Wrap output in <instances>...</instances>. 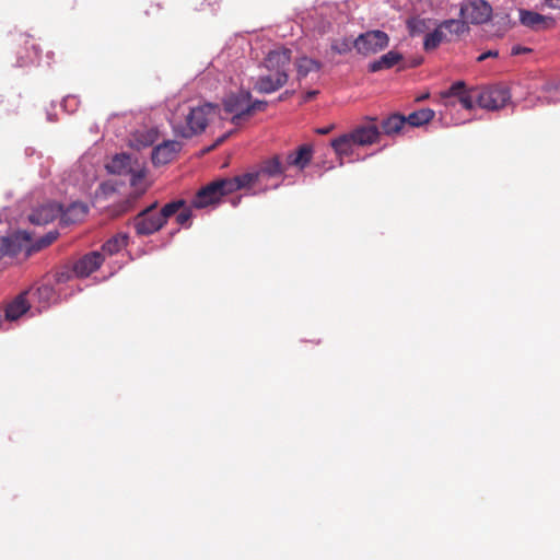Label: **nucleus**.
<instances>
[{"label": "nucleus", "mask_w": 560, "mask_h": 560, "mask_svg": "<svg viewBox=\"0 0 560 560\" xmlns=\"http://www.w3.org/2000/svg\"><path fill=\"white\" fill-rule=\"evenodd\" d=\"M237 176L213 180L198 190L191 200V206L197 209L206 208L218 202L223 196L240 190Z\"/></svg>", "instance_id": "3"}, {"label": "nucleus", "mask_w": 560, "mask_h": 560, "mask_svg": "<svg viewBox=\"0 0 560 560\" xmlns=\"http://www.w3.org/2000/svg\"><path fill=\"white\" fill-rule=\"evenodd\" d=\"M129 236L127 233H117L103 244L102 250L112 256L128 245Z\"/></svg>", "instance_id": "25"}, {"label": "nucleus", "mask_w": 560, "mask_h": 560, "mask_svg": "<svg viewBox=\"0 0 560 560\" xmlns=\"http://www.w3.org/2000/svg\"><path fill=\"white\" fill-rule=\"evenodd\" d=\"M520 21L523 25L535 31L547 30L555 25V20L552 18L527 10L520 11Z\"/></svg>", "instance_id": "16"}, {"label": "nucleus", "mask_w": 560, "mask_h": 560, "mask_svg": "<svg viewBox=\"0 0 560 560\" xmlns=\"http://www.w3.org/2000/svg\"><path fill=\"white\" fill-rule=\"evenodd\" d=\"M250 98L252 94L248 91H238L226 95L223 100L224 110L233 114L232 124L240 125L247 120V107Z\"/></svg>", "instance_id": "6"}, {"label": "nucleus", "mask_w": 560, "mask_h": 560, "mask_svg": "<svg viewBox=\"0 0 560 560\" xmlns=\"http://www.w3.org/2000/svg\"><path fill=\"white\" fill-rule=\"evenodd\" d=\"M184 207V200H175L166 203L159 213H149V210H142L131 220L138 236H149L160 231L168 218L176 214Z\"/></svg>", "instance_id": "2"}, {"label": "nucleus", "mask_w": 560, "mask_h": 560, "mask_svg": "<svg viewBox=\"0 0 560 560\" xmlns=\"http://www.w3.org/2000/svg\"><path fill=\"white\" fill-rule=\"evenodd\" d=\"M477 91L478 89H471L469 91L467 90L466 92H464V94H460L458 101L464 108L471 109L474 107Z\"/></svg>", "instance_id": "36"}, {"label": "nucleus", "mask_w": 560, "mask_h": 560, "mask_svg": "<svg viewBox=\"0 0 560 560\" xmlns=\"http://www.w3.org/2000/svg\"><path fill=\"white\" fill-rule=\"evenodd\" d=\"M317 94H318V91H316V90L308 91L305 93L303 100H304V102H308V101L313 100Z\"/></svg>", "instance_id": "44"}, {"label": "nucleus", "mask_w": 560, "mask_h": 560, "mask_svg": "<svg viewBox=\"0 0 560 560\" xmlns=\"http://www.w3.org/2000/svg\"><path fill=\"white\" fill-rule=\"evenodd\" d=\"M158 201H154L150 206H148L144 210H149V213H156L155 210L158 208Z\"/></svg>", "instance_id": "46"}, {"label": "nucleus", "mask_w": 560, "mask_h": 560, "mask_svg": "<svg viewBox=\"0 0 560 560\" xmlns=\"http://www.w3.org/2000/svg\"><path fill=\"white\" fill-rule=\"evenodd\" d=\"M58 235L59 233L57 231H50L35 243H32V235L30 234V242L24 246L23 250H25L27 255L38 252L52 244L58 238Z\"/></svg>", "instance_id": "27"}, {"label": "nucleus", "mask_w": 560, "mask_h": 560, "mask_svg": "<svg viewBox=\"0 0 560 560\" xmlns=\"http://www.w3.org/2000/svg\"><path fill=\"white\" fill-rule=\"evenodd\" d=\"M88 207L82 202H73L60 212V222L65 225L77 223L86 215Z\"/></svg>", "instance_id": "19"}, {"label": "nucleus", "mask_w": 560, "mask_h": 560, "mask_svg": "<svg viewBox=\"0 0 560 560\" xmlns=\"http://www.w3.org/2000/svg\"><path fill=\"white\" fill-rule=\"evenodd\" d=\"M313 156V149L308 144L299 147L296 151L290 152L287 155L285 162L288 166H296L301 170L306 167Z\"/></svg>", "instance_id": "17"}, {"label": "nucleus", "mask_w": 560, "mask_h": 560, "mask_svg": "<svg viewBox=\"0 0 560 560\" xmlns=\"http://www.w3.org/2000/svg\"><path fill=\"white\" fill-rule=\"evenodd\" d=\"M287 167L281 163L279 155L265 160L256 172L237 175L241 188H254L269 178L281 177Z\"/></svg>", "instance_id": "4"}, {"label": "nucleus", "mask_w": 560, "mask_h": 560, "mask_svg": "<svg viewBox=\"0 0 560 560\" xmlns=\"http://www.w3.org/2000/svg\"><path fill=\"white\" fill-rule=\"evenodd\" d=\"M402 59L401 54L390 50L380 57V59L371 62L369 65V70L371 72H377L383 69H390L395 65H397Z\"/></svg>", "instance_id": "23"}, {"label": "nucleus", "mask_w": 560, "mask_h": 560, "mask_svg": "<svg viewBox=\"0 0 560 560\" xmlns=\"http://www.w3.org/2000/svg\"><path fill=\"white\" fill-rule=\"evenodd\" d=\"M267 102L266 101H249L248 107H247V119L250 118L253 115H255L258 112H264L267 108Z\"/></svg>", "instance_id": "37"}, {"label": "nucleus", "mask_w": 560, "mask_h": 560, "mask_svg": "<svg viewBox=\"0 0 560 560\" xmlns=\"http://www.w3.org/2000/svg\"><path fill=\"white\" fill-rule=\"evenodd\" d=\"M289 80V73L284 71L278 72H268L267 74L260 75L255 84L254 89L258 93L270 94L287 84Z\"/></svg>", "instance_id": "10"}, {"label": "nucleus", "mask_w": 560, "mask_h": 560, "mask_svg": "<svg viewBox=\"0 0 560 560\" xmlns=\"http://www.w3.org/2000/svg\"><path fill=\"white\" fill-rule=\"evenodd\" d=\"M130 178V185L135 189L131 194H137L142 186L147 188V185L144 184L145 173L143 170H132Z\"/></svg>", "instance_id": "34"}, {"label": "nucleus", "mask_w": 560, "mask_h": 560, "mask_svg": "<svg viewBox=\"0 0 560 560\" xmlns=\"http://www.w3.org/2000/svg\"><path fill=\"white\" fill-rule=\"evenodd\" d=\"M104 261V257L98 252H92L80 258L73 266V272L78 277H88L97 270Z\"/></svg>", "instance_id": "15"}, {"label": "nucleus", "mask_w": 560, "mask_h": 560, "mask_svg": "<svg viewBox=\"0 0 560 560\" xmlns=\"http://www.w3.org/2000/svg\"><path fill=\"white\" fill-rule=\"evenodd\" d=\"M371 122L360 125L349 132L355 145L365 147L380 142L381 131L374 124L375 118L370 119Z\"/></svg>", "instance_id": "11"}, {"label": "nucleus", "mask_w": 560, "mask_h": 560, "mask_svg": "<svg viewBox=\"0 0 560 560\" xmlns=\"http://www.w3.org/2000/svg\"><path fill=\"white\" fill-rule=\"evenodd\" d=\"M434 110L430 108H422L416 112H412L406 117V125L408 124L411 127H420L428 122H430L434 118Z\"/></svg>", "instance_id": "28"}, {"label": "nucleus", "mask_w": 560, "mask_h": 560, "mask_svg": "<svg viewBox=\"0 0 560 560\" xmlns=\"http://www.w3.org/2000/svg\"><path fill=\"white\" fill-rule=\"evenodd\" d=\"M31 62H33V58H32L30 55H27V56H25V57H21V58L18 60V65H19L20 67H24V66H26V65H28V63H31Z\"/></svg>", "instance_id": "43"}, {"label": "nucleus", "mask_w": 560, "mask_h": 560, "mask_svg": "<svg viewBox=\"0 0 560 560\" xmlns=\"http://www.w3.org/2000/svg\"><path fill=\"white\" fill-rule=\"evenodd\" d=\"M466 84L464 81H457L455 83H453L450 89L445 92H442L441 93V96L444 97V98H448V97H452V96H456V97H459L460 94H464V92H466Z\"/></svg>", "instance_id": "35"}, {"label": "nucleus", "mask_w": 560, "mask_h": 560, "mask_svg": "<svg viewBox=\"0 0 560 560\" xmlns=\"http://www.w3.org/2000/svg\"><path fill=\"white\" fill-rule=\"evenodd\" d=\"M498 55H499V52H498L497 50H488L487 52L481 54V55L477 58V60H478L479 62H481V61L486 60L487 58H490V57H497Z\"/></svg>", "instance_id": "42"}, {"label": "nucleus", "mask_w": 560, "mask_h": 560, "mask_svg": "<svg viewBox=\"0 0 560 560\" xmlns=\"http://www.w3.org/2000/svg\"><path fill=\"white\" fill-rule=\"evenodd\" d=\"M546 4L549 8L560 9V0H546Z\"/></svg>", "instance_id": "45"}, {"label": "nucleus", "mask_w": 560, "mask_h": 560, "mask_svg": "<svg viewBox=\"0 0 560 560\" xmlns=\"http://www.w3.org/2000/svg\"><path fill=\"white\" fill-rule=\"evenodd\" d=\"M145 192V187L142 186L141 189L137 194H130L122 202L117 205L113 209V215L118 217L121 215L128 211H130L137 200Z\"/></svg>", "instance_id": "31"}, {"label": "nucleus", "mask_w": 560, "mask_h": 560, "mask_svg": "<svg viewBox=\"0 0 560 560\" xmlns=\"http://www.w3.org/2000/svg\"><path fill=\"white\" fill-rule=\"evenodd\" d=\"M145 192V187L142 186L141 189L137 194H130L122 202L117 205L113 209V215L118 217L121 215L128 211H130L137 200Z\"/></svg>", "instance_id": "32"}, {"label": "nucleus", "mask_w": 560, "mask_h": 560, "mask_svg": "<svg viewBox=\"0 0 560 560\" xmlns=\"http://www.w3.org/2000/svg\"><path fill=\"white\" fill-rule=\"evenodd\" d=\"M54 289L51 285H48V284H43L42 287H39L37 289V294L39 296V299H44V300H50L54 295Z\"/></svg>", "instance_id": "39"}, {"label": "nucleus", "mask_w": 560, "mask_h": 560, "mask_svg": "<svg viewBox=\"0 0 560 560\" xmlns=\"http://www.w3.org/2000/svg\"><path fill=\"white\" fill-rule=\"evenodd\" d=\"M294 65L299 81L304 79L310 72L318 71L320 69V63L318 61L305 56L298 58Z\"/></svg>", "instance_id": "26"}, {"label": "nucleus", "mask_w": 560, "mask_h": 560, "mask_svg": "<svg viewBox=\"0 0 560 560\" xmlns=\"http://www.w3.org/2000/svg\"><path fill=\"white\" fill-rule=\"evenodd\" d=\"M354 145L355 143H353L349 133H345L331 141L332 149L340 158L351 155Z\"/></svg>", "instance_id": "29"}, {"label": "nucleus", "mask_w": 560, "mask_h": 560, "mask_svg": "<svg viewBox=\"0 0 560 560\" xmlns=\"http://www.w3.org/2000/svg\"><path fill=\"white\" fill-rule=\"evenodd\" d=\"M442 28L447 34V42H452L469 31L468 23L464 19L445 20L442 22Z\"/></svg>", "instance_id": "22"}, {"label": "nucleus", "mask_w": 560, "mask_h": 560, "mask_svg": "<svg viewBox=\"0 0 560 560\" xmlns=\"http://www.w3.org/2000/svg\"><path fill=\"white\" fill-rule=\"evenodd\" d=\"M215 115V106L210 103L197 107H190L187 113L183 110L184 119L177 114L171 118L173 130L177 136L191 138L205 131L209 121Z\"/></svg>", "instance_id": "1"}, {"label": "nucleus", "mask_w": 560, "mask_h": 560, "mask_svg": "<svg viewBox=\"0 0 560 560\" xmlns=\"http://www.w3.org/2000/svg\"><path fill=\"white\" fill-rule=\"evenodd\" d=\"M31 46H32V49L34 51V55L37 56L38 55V49H37L36 45L34 43H32Z\"/></svg>", "instance_id": "49"}, {"label": "nucleus", "mask_w": 560, "mask_h": 560, "mask_svg": "<svg viewBox=\"0 0 560 560\" xmlns=\"http://www.w3.org/2000/svg\"><path fill=\"white\" fill-rule=\"evenodd\" d=\"M291 54L292 51L284 47L272 49L265 57L262 66L268 72L284 71L289 73Z\"/></svg>", "instance_id": "9"}, {"label": "nucleus", "mask_w": 560, "mask_h": 560, "mask_svg": "<svg viewBox=\"0 0 560 560\" xmlns=\"http://www.w3.org/2000/svg\"><path fill=\"white\" fill-rule=\"evenodd\" d=\"M447 42V34L442 28V23L424 37L423 46L425 50L435 49L442 42Z\"/></svg>", "instance_id": "30"}, {"label": "nucleus", "mask_w": 560, "mask_h": 560, "mask_svg": "<svg viewBox=\"0 0 560 560\" xmlns=\"http://www.w3.org/2000/svg\"><path fill=\"white\" fill-rule=\"evenodd\" d=\"M511 98L510 90L504 85H491L478 89L476 103L485 109L498 110Z\"/></svg>", "instance_id": "5"}, {"label": "nucleus", "mask_w": 560, "mask_h": 560, "mask_svg": "<svg viewBox=\"0 0 560 560\" xmlns=\"http://www.w3.org/2000/svg\"><path fill=\"white\" fill-rule=\"evenodd\" d=\"M529 51H530L529 48L516 45V46L512 47L511 54L513 56H518L521 54H525V52H529Z\"/></svg>", "instance_id": "41"}, {"label": "nucleus", "mask_w": 560, "mask_h": 560, "mask_svg": "<svg viewBox=\"0 0 560 560\" xmlns=\"http://www.w3.org/2000/svg\"><path fill=\"white\" fill-rule=\"evenodd\" d=\"M182 211L177 213L176 221L179 225H187L191 218V211L189 208H186L185 206L180 208Z\"/></svg>", "instance_id": "38"}, {"label": "nucleus", "mask_w": 560, "mask_h": 560, "mask_svg": "<svg viewBox=\"0 0 560 560\" xmlns=\"http://www.w3.org/2000/svg\"><path fill=\"white\" fill-rule=\"evenodd\" d=\"M537 101L540 104H555L560 102V84L556 81H547L539 89Z\"/></svg>", "instance_id": "21"}, {"label": "nucleus", "mask_w": 560, "mask_h": 560, "mask_svg": "<svg viewBox=\"0 0 560 560\" xmlns=\"http://www.w3.org/2000/svg\"><path fill=\"white\" fill-rule=\"evenodd\" d=\"M459 14L467 23L482 24L490 20L492 9L485 0H475L463 3Z\"/></svg>", "instance_id": "8"}, {"label": "nucleus", "mask_w": 560, "mask_h": 560, "mask_svg": "<svg viewBox=\"0 0 560 560\" xmlns=\"http://www.w3.org/2000/svg\"><path fill=\"white\" fill-rule=\"evenodd\" d=\"M109 173L116 175H126L132 172V159L129 154H116L106 165Z\"/></svg>", "instance_id": "20"}, {"label": "nucleus", "mask_w": 560, "mask_h": 560, "mask_svg": "<svg viewBox=\"0 0 560 560\" xmlns=\"http://www.w3.org/2000/svg\"><path fill=\"white\" fill-rule=\"evenodd\" d=\"M420 63H421V61H420V60H413L412 66H413V67H416V66H419Z\"/></svg>", "instance_id": "52"}, {"label": "nucleus", "mask_w": 560, "mask_h": 560, "mask_svg": "<svg viewBox=\"0 0 560 560\" xmlns=\"http://www.w3.org/2000/svg\"><path fill=\"white\" fill-rule=\"evenodd\" d=\"M226 138H228V135H224L221 138H219L217 140V142H215V145H219V144L223 143Z\"/></svg>", "instance_id": "48"}, {"label": "nucleus", "mask_w": 560, "mask_h": 560, "mask_svg": "<svg viewBox=\"0 0 560 560\" xmlns=\"http://www.w3.org/2000/svg\"><path fill=\"white\" fill-rule=\"evenodd\" d=\"M428 97V94L427 95H421V97L419 100H424Z\"/></svg>", "instance_id": "53"}, {"label": "nucleus", "mask_w": 560, "mask_h": 560, "mask_svg": "<svg viewBox=\"0 0 560 560\" xmlns=\"http://www.w3.org/2000/svg\"><path fill=\"white\" fill-rule=\"evenodd\" d=\"M406 126V116L400 114H393L384 119L381 124L383 133L393 136L399 133Z\"/></svg>", "instance_id": "24"}, {"label": "nucleus", "mask_w": 560, "mask_h": 560, "mask_svg": "<svg viewBox=\"0 0 560 560\" xmlns=\"http://www.w3.org/2000/svg\"><path fill=\"white\" fill-rule=\"evenodd\" d=\"M332 50L337 51L338 54H345L350 50V45L343 40L340 45L335 44L331 46Z\"/></svg>", "instance_id": "40"}, {"label": "nucleus", "mask_w": 560, "mask_h": 560, "mask_svg": "<svg viewBox=\"0 0 560 560\" xmlns=\"http://www.w3.org/2000/svg\"><path fill=\"white\" fill-rule=\"evenodd\" d=\"M240 201H241V197H238V198H236V199H233V200H232V205H233L234 207H236V206L238 205V202H240Z\"/></svg>", "instance_id": "50"}, {"label": "nucleus", "mask_w": 560, "mask_h": 560, "mask_svg": "<svg viewBox=\"0 0 560 560\" xmlns=\"http://www.w3.org/2000/svg\"><path fill=\"white\" fill-rule=\"evenodd\" d=\"M431 20L430 19H421L419 16H413L407 20V27L410 35H418L430 30Z\"/></svg>", "instance_id": "33"}, {"label": "nucleus", "mask_w": 560, "mask_h": 560, "mask_svg": "<svg viewBox=\"0 0 560 560\" xmlns=\"http://www.w3.org/2000/svg\"><path fill=\"white\" fill-rule=\"evenodd\" d=\"M61 206L56 202H47L35 208L30 214V221L36 225H45L60 217Z\"/></svg>", "instance_id": "14"}, {"label": "nucleus", "mask_w": 560, "mask_h": 560, "mask_svg": "<svg viewBox=\"0 0 560 560\" xmlns=\"http://www.w3.org/2000/svg\"><path fill=\"white\" fill-rule=\"evenodd\" d=\"M27 292L20 293L14 300H12L5 307V318L8 320H16L23 314H25L31 305L26 300Z\"/></svg>", "instance_id": "18"}, {"label": "nucleus", "mask_w": 560, "mask_h": 560, "mask_svg": "<svg viewBox=\"0 0 560 560\" xmlns=\"http://www.w3.org/2000/svg\"><path fill=\"white\" fill-rule=\"evenodd\" d=\"M289 95V92H284L283 94L280 95L279 100L282 101L284 100L287 96Z\"/></svg>", "instance_id": "51"}, {"label": "nucleus", "mask_w": 560, "mask_h": 560, "mask_svg": "<svg viewBox=\"0 0 560 560\" xmlns=\"http://www.w3.org/2000/svg\"><path fill=\"white\" fill-rule=\"evenodd\" d=\"M388 43V35L383 31L375 30L359 35V37L354 40L353 46L358 52L363 55H371L386 48Z\"/></svg>", "instance_id": "7"}, {"label": "nucleus", "mask_w": 560, "mask_h": 560, "mask_svg": "<svg viewBox=\"0 0 560 560\" xmlns=\"http://www.w3.org/2000/svg\"><path fill=\"white\" fill-rule=\"evenodd\" d=\"M182 144L175 140L164 141L152 151V162L154 165H164L173 161L180 151Z\"/></svg>", "instance_id": "13"}, {"label": "nucleus", "mask_w": 560, "mask_h": 560, "mask_svg": "<svg viewBox=\"0 0 560 560\" xmlns=\"http://www.w3.org/2000/svg\"><path fill=\"white\" fill-rule=\"evenodd\" d=\"M332 129V126H329V127H326V128H319L316 130L317 133L319 135H326L328 132H330V130Z\"/></svg>", "instance_id": "47"}, {"label": "nucleus", "mask_w": 560, "mask_h": 560, "mask_svg": "<svg viewBox=\"0 0 560 560\" xmlns=\"http://www.w3.org/2000/svg\"><path fill=\"white\" fill-rule=\"evenodd\" d=\"M30 242V233L18 231L10 237H0V259L4 255H16L23 252L24 246Z\"/></svg>", "instance_id": "12"}]
</instances>
